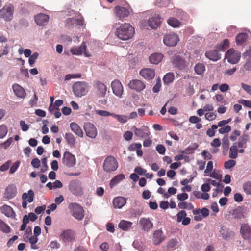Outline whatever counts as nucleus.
I'll return each instance as SVG.
<instances>
[{
	"label": "nucleus",
	"instance_id": "nucleus-35",
	"mask_svg": "<svg viewBox=\"0 0 251 251\" xmlns=\"http://www.w3.org/2000/svg\"><path fill=\"white\" fill-rule=\"evenodd\" d=\"M60 236L64 242H71L73 238L72 231L70 230L63 231Z\"/></svg>",
	"mask_w": 251,
	"mask_h": 251
},
{
	"label": "nucleus",
	"instance_id": "nucleus-10",
	"mask_svg": "<svg viewBox=\"0 0 251 251\" xmlns=\"http://www.w3.org/2000/svg\"><path fill=\"white\" fill-rule=\"evenodd\" d=\"M62 163L68 168L73 167L76 164L75 157L70 152L65 151L63 154Z\"/></svg>",
	"mask_w": 251,
	"mask_h": 251
},
{
	"label": "nucleus",
	"instance_id": "nucleus-53",
	"mask_svg": "<svg viewBox=\"0 0 251 251\" xmlns=\"http://www.w3.org/2000/svg\"><path fill=\"white\" fill-rule=\"evenodd\" d=\"M243 188L245 192L248 195H251V182L249 181L245 183L243 186Z\"/></svg>",
	"mask_w": 251,
	"mask_h": 251
},
{
	"label": "nucleus",
	"instance_id": "nucleus-28",
	"mask_svg": "<svg viewBox=\"0 0 251 251\" xmlns=\"http://www.w3.org/2000/svg\"><path fill=\"white\" fill-rule=\"evenodd\" d=\"M12 89L13 90L15 95L20 98H24L26 95L25 90L19 84L15 83L12 85Z\"/></svg>",
	"mask_w": 251,
	"mask_h": 251
},
{
	"label": "nucleus",
	"instance_id": "nucleus-60",
	"mask_svg": "<svg viewBox=\"0 0 251 251\" xmlns=\"http://www.w3.org/2000/svg\"><path fill=\"white\" fill-rule=\"evenodd\" d=\"M231 130V127L228 126H226L224 127H221L218 130L220 134H223L228 133Z\"/></svg>",
	"mask_w": 251,
	"mask_h": 251
},
{
	"label": "nucleus",
	"instance_id": "nucleus-57",
	"mask_svg": "<svg viewBox=\"0 0 251 251\" xmlns=\"http://www.w3.org/2000/svg\"><path fill=\"white\" fill-rule=\"evenodd\" d=\"M236 165V161L233 159L229 160L225 162L224 166L226 169H231Z\"/></svg>",
	"mask_w": 251,
	"mask_h": 251
},
{
	"label": "nucleus",
	"instance_id": "nucleus-64",
	"mask_svg": "<svg viewBox=\"0 0 251 251\" xmlns=\"http://www.w3.org/2000/svg\"><path fill=\"white\" fill-rule=\"evenodd\" d=\"M242 89L246 91L248 94L251 96V86L242 83L241 84Z\"/></svg>",
	"mask_w": 251,
	"mask_h": 251
},
{
	"label": "nucleus",
	"instance_id": "nucleus-41",
	"mask_svg": "<svg viewBox=\"0 0 251 251\" xmlns=\"http://www.w3.org/2000/svg\"><path fill=\"white\" fill-rule=\"evenodd\" d=\"M248 35L246 33H240L236 37V43L237 45H242L248 39Z\"/></svg>",
	"mask_w": 251,
	"mask_h": 251
},
{
	"label": "nucleus",
	"instance_id": "nucleus-45",
	"mask_svg": "<svg viewBox=\"0 0 251 251\" xmlns=\"http://www.w3.org/2000/svg\"><path fill=\"white\" fill-rule=\"evenodd\" d=\"M229 45V41L227 39H225L221 44L216 46L215 48L218 50L224 51Z\"/></svg>",
	"mask_w": 251,
	"mask_h": 251
},
{
	"label": "nucleus",
	"instance_id": "nucleus-37",
	"mask_svg": "<svg viewBox=\"0 0 251 251\" xmlns=\"http://www.w3.org/2000/svg\"><path fill=\"white\" fill-rule=\"evenodd\" d=\"M154 243L156 245L160 244L164 239L162 237V231L160 230H157L153 233Z\"/></svg>",
	"mask_w": 251,
	"mask_h": 251
},
{
	"label": "nucleus",
	"instance_id": "nucleus-1",
	"mask_svg": "<svg viewBox=\"0 0 251 251\" xmlns=\"http://www.w3.org/2000/svg\"><path fill=\"white\" fill-rule=\"evenodd\" d=\"M114 26L116 29V36L122 40L131 39L134 33V28L128 23H116Z\"/></svg>",
	"mask_w": 251,
	"mask_h": 251
},
{
	"label": "nucleus",
	"instance_id": "nucleus-36",
	"mask_svg": "<svg viewBox=\"0 0 251 251\" xmlns=\"http://www.w3.org/2000/svg\"><path fill=\"white\" fill-rule=\"evenodd\" d=\"M167 22L170 26L174 28H179L182 25L180 20H178L175 17L169 18L167 20Z\"/></svg>",
	"mask_w": 251,
	"mask_h": 251
},
{
	"label": "nucleus",
	"instance_id": "nucleus-47",
	"mask_svg": "<svg viewBox=\"0 0 251 251\" xmlns=\"http://www.w3.org/2000/svg\"><path fill=\"white\" fill-rule=\"evenodd\" d=\"M174 79V75L173 73H167L163 77V81L165 84L172 83Z\"/></svg>",
	"mask_w": 251,
	"mask_h": 251
},
{
	"label": "nucleus",
	"instance_id": "nucleus-42",
	"mask_svg": "<svg viewBox=\"0 0 251 251\" xmlns=\"http://www.w3.org/2000/svg\"><path fill=\"white\" fill-rule=\"evenodd\" d=\"M198 147V144L196 143H194L191 146L188 147L185 150L182 151L181 152L182 153L186 154H191L194 152V151Z\"/></svg>",
	"mask_w": 251,
	"mask_h": 251
},
{
	"label": "nucleus",
	"instance_id": "nucleus-40",
	"mask_svg": "<svg viewBox=\"0 0 251 251\" xmlns=\"http://www.w3.org/2000/svg\"><path fill=\"white\" fill-rule=\"evenodd\" d=\"M238 150L237 149V143H235L231 146L229 149V157L231 159H235L237 157Z\"/></svg>",
	"mask_w": 251,
	"mask_h": 251
},
{
	"label": "nucleus",
	"instance_id": "nucleus-48",
	"mask_svg": "<svg viewBox=\"0 0 251 251\" xmlns=\"http://www.w3.org/2000/svg\"><path fill=\"white\" fill-rule=\"evenodd\" d=\"M205 70V66L202 63H198L195 66V71L198 75L202 74Z\"/></svg>",
	"mask_w": 251,
	"mask_h": 251
},
{
	"label": "nucleus",
	"instance_id": "nucleus-14",
	"mask_svg": "<svg viewBox=\"0 0 251 251\" xmlns=\"http://www.w3.org/2000/svg\"><path fill=\"white\" fill-rule=\"evenodd\" d=\"M34 20L37 25L43 26L46 25L49 20V16L40 13L34 16Z\"/></svg>",
	"mask_w": 251,
	"mask_h": 251
},
{
	"label": "nucleus",
	"instance_id": "nucleus-5",
	"mask_svg": "<svg viewBox=\"0 0 251 251\" xmlns=\"http://www.w3.org/2000/svg\"><path fill=\"white\" fill-rule=\"evenodd\" d=\"M118 167V163L116 158L111 155L107 156L103 164V170L106 172H111L115 171Z\"/></svg>",
	"mask_w": 251,
	"mask_h": 251
},
{
	"label": "nucleus",
	"instance_id": "nucleus-32",
	"mask_svg": "<svg viewBox=\"0 0 251 251\" xmlns=\"http://www.w3.org/2000/svg\"><path fill=\"white\" fill-rule=\"evenodd\" d=\"M71 130L77 136L80 137H83V132L79 126L75 122H72L70 124Z\"/></svg>",
	"mask_w": 251,
	"mask_h": 251
},
{
	"label": "nucleus",
	"instance_id": "nucleus-33",
	"mask_svg": "<svg viewBox=\"0 0 251 251\" xmlns=\"http://www.w3.org/2000/svg\"><path fill=\"white\" fill-rule=\"evenodd\" d=\"M164 55L161 53H153L149 57L150 62L154 64H158L163 59Z\"/></svg>",
	"mask_w": 251,
	"mask_h": 251
},
{
	"label": "nucleus",
	"instance_id": "nucleus-58",
	"mask_svg": "<svg viewBox=\"0 0 251 251\" xmlns=\"http://www.w3.org/2000/svg\"><path fill=\"white\" fill-rule=\"evenodd\" d=\"M241 69L251 72V58L246 61Z\"/></svg>",
	"mask_w": 251,
	"mask_h": 251
},
{
	"label": "nucleus",
	"instance_id": "nucleus-25",
	"mask_svg": "<svg viewBox=\"0 0 251 251\" xmlns=\"http://www.w3.org/2000/svg\"><path fill=\"white\" fill-rule=\"evenodd\" d=\"M205 55L207 58L213 61H217L221 58V54L216 49L206 51Z\"/></svg>",
	"mask_w": 251,
	"mask_h": 251
},
{
	"label": "nucleus",
	"instance_id": "nucleus-12",
	"mask_svg": "<svg viewBox=\"0 0 251 251\" xmlns=\"http://www.w3.org/2000/svg\"><path fill=\"white\" fill-rule=\"evenodd\" d=\"M111 86L113 93L118 97L122 98L124 90L123 85L120 80H114L111 82Z\"/></svg>",
	"mask_w": 251,
	"mask_h": 251
},
{
	"label": "nucleus",
	"instance_id": "nucleus-7",
	"mask_svg": "<svg viewBox=\"0 0 251 251\" xmlns=\"http://www.w3.org/2000/svg\"><path fill=\"white\" fill-rule=\"evenodd\" d=\"M241 58V53L233 49H230L226 53L225 58L227 61L231 64H236L238 63Z\"/></svg>",
	"mask_w": 251,
	"mask_h": 251
},
{
	"label": "nucleus",
	"instance_id": "nucleus-51",
	"mask_svg": "<svg viewBox=\"0 0 251 251\" xmlns=\"http://www.w3.org/2000/svg\"><path fill=\"white\" fill-rule=\"evenodd\" d=\"M8 129L6 125L3 124L0 126V139L3 138L7 134Z\"/></svg>",
	"mask_w": 251,
	"mask_h": 251
},
{
	"label": "nucleus",
	"instance_id": "nucleus-46",
	"mask_svg": "<svg viewBox=\"0 0 251 251\" xmlns=\"http://www.w3.org/2000/svg\"><path fill=\"white\" fill-rule=\"evenodd\" d=\"M248 136L247 135L241 136L238 140L237 144L239 148H245Z\"/></svg>",
	"mask_w": 251,
	"mask_h": 251
},
{
	"label": "nucleus",
	"instance_id": "nucleus-9",
	"mask_svg": "<svg viewBox=\"0 0 251 251\" xmlns=\"http://www.w3.org/2000/svg\"><path fill=\"white\" fill-rule=\"evenodd\" d=\"M179 41L178 35L176 33L166 34L163 37V43L168 47H175Z\"/></svg>",
	"mask_w": 251,
	"mask_h": 251
},
{
	"label": "nucleus",
	"instance_id": "nucleus-18",
	"mask_svg": "<svg viewBox=\"0 0 251 251\" xmlns=\"http://www.w3.org/2000/svg\"><path fill=\"white\" fill-rule=\"evenodd\" d=\"M34 192L32 190H29L27 193H24L22 195V206L25 209L27 207V202L31 203L33 201Z\"/></svg>",
	"mask_w": 251,
	"mask_h": 251
},
{
	"label": "nucleus",
	"instance_id": "nucleus-13",
	"mask_svg": "<svg viewBox=\"0 0 251 251\" xmlns=\"http://www.w3.org/2000/svg\"><path fill=\"white\" fill-rule=\"evenodd\" d=\"M84 129L86 135L91 138H95L97 135V128L95 125L91 123L87 122L84 125Z\"/></svg>",
	"mask_w": 251,
	"mask_h": 251
},
{
	"label": "nucleus",
	"instance_id": "nucleus-27",
	"mask_svg": "<svg viewBox=\"0 0 251 251\" xmlns=\"http://www.w3.org/2000/svg\"><path fill=\"white\" fill-rule=\"evenodd\" d=\"M171 14L182 21H185L188 18V15L186 12L178 8L172 9Z\"/></svg>",
	"mask_w": 251,
	"mask_h": 251
},
{
	"label": "nucleus",
	"instance_id": "nucleus-59",
	"mask_svg": "<svg viewBox=\"0 0 251 251\" xmlns=\"http://www.w3.org/2000/svg\"><path fill=\"white\" fill-rule=\"evenodd\" d=\"M229 147V140L227 136H225L222 139V147L224 150H227Z\"/></svg>",
	"mask_w": 251,
	"mask_h": 251
},
{
	"label": "nucleus",
	"instance_id": "nucleus-4",
	"mask_svg": "<svg viewBox=\"0 0 251 251\" xmlns=\"http://www.w3.org/2000/svg\"><path fill=\"white\" fill-rule=\"evenodd\" d=\"M71 215L76 220L80 221L84 217V210L83 207L76 203H71L68 205Z\"/></svg>",
	"mask_w": 251,
	"mask_h": 251
},
{
	"label": "nucleus",
	"instance_id": "nucleus-15",
	"mask_svg": "<svg viewBox=\"0 0 251 251\" xmlns=\"http://www.w3.org/2000/svg\"><path fill=\"white\" fill-rule=\"evenodd\" d=\"M193 213L194 215V220L196 221H200L202 220V217H206L209 215V211L207 208L203 207L201 209L194 210Z\"/></svg>",
	"mask_w": 251,
	"mask_h": 251
},
{
	"label": "nucleus",
	"instance_id": "nucleus-50",
	"mask_svg": "<svg viewBox=\"0 0 251 251\" xmlns=\"http://www.w3.org/2000/svg\"><path fill=\"white\" fill-rule=\"evenodd\" d=\"M170 3V0H156L155 5L160 7H166L168 6Z\"/></svg>",
	"mask_w": 251,
	"mask_h": 251
},
{
	"label": "nucleus",
	"instance_id": "nucleus-54",
	"mask_svg": "<svg viewBox=\"0 0 251 251\" xmlns=\"http://www.w3.org/2000/svg\"><path fill=\"white\" fill-rule=\"evenodd\" d=\"M75 24V19L69 18L66 19L65 23V27L68 28H71Z\"/></svg>",
	"mask_w": 251,
	"mask_h": 251
},
{
	"label": "nucleus",
	"instance_id": "nucleus-21",
	"mask_svg": "<svg viewBox=\"0 0 251 251\" xmlns=\"http://www.w3.org/2000/svg\"><path fill=\"white\" fill-rule=\"evenodd\" d=\"M161 17L159 15H155L148 20L149 26L153 29H156L161 24Z\"/></svg>",
	"mask_w": 251,
	"mask_h": 251
},
{
	"label": "nucleus",
	"instance_id": "nucleus-30",
	"mask_svg": "<svg viewBox=\"0 0 251 251\" xmlns=\"http://www.w3.org/2000/svg\"><path fill=\"white\" fill-rule=\"evenodd\" d=\"M219 234L220 237L226 240L230 238L233 234V232L226 226H222L219 230Z\"/></svg>",
	"mask_w": 251,
	"mask_h": 251
},
{
	"label": "nucleus",
	"instance_id": "nucleus-24",
	"mask_svg": "<svg viewBox=\"0 0 251 251\" xmlns=\"http://www.w3.org/2000/svg\"><path fill=\"white\" fill-rule=\"evenodd\" d=\"M134 134L138 137L146 139L149 137L150 133L148 127L143 126L141 128H135L134 130Z\"/></svg>",
	"mask_w": 251,
	"mask_h": 251
},
{
	"label": "nucleus",
	"instance_id": "nucleus-56",
	"mask_svg": "<svg viewBox=\"0 0 251 251\" xmlns=\"http://www.w3.org/2000/svg\"><path fill=\"white\" fill-rule=\"evenodd\" d=\"M39 54L37 52H34L29 56L28 62L30 66H32L33 64L35 62V60L38 58Z\"/></svg>",
	"mask_w": 251,
	"mask_h": 251
},
{
	"label": "nucleus",
	"instance_id": "nucleus-62",
	"mask_svg": "<svg viewBox=\"0 0 251 251\" xmlns=\"http://www.w3.org/2000/svg\"><path fill=\"white\" fill-rule=\"evenodd\" d=\"M95 112L97 114L102 117H107L110 116V112L106 110H96Z\"/></svg>",
	"mask_w": 251,
	"mask_h": 251
},
{
	"label": "nucleus",
	"instance_id": "nucleus-20",
	"mask_svg": "<svg viewBox=\"0 0 251 251\" xmlns=\"http://www.w3.org/2000/svg\"><path fill=\"white\" fill-rule=\"evenodd\" d=\"M139 74L145 79L150 80L155 76V71L151 68H144L140 70Z\"/></svg>",
	"mask_w": 251,
	"mask_h": 251
},
{
	"label": "nucleus",
	"instance_id": "nucleus-11",
	"mask_svg": "<svg viewBox=\"0 0 251 251\" xmlns=\"http://www.w3.org/2000/svg\"><path fill=\"white\" fill-rule=\"evenodd\" d=\"M171 63L174 67L180 70H185L187 66L185 61L178 55H175L172 57Z\"/></svg>",
	"mask_w": 251,
	"mask_h": 251
},
{
	"label": "nucleus",
	"instance_id": "nucleus-8",
	"mask_svg": "<svg viewBox=\"0 0 251 251\" xmlns=\"http://www.w3.org/2000/svg\"><path fill=\"white\" fill-rule=\"evenodd\" d=\"M93 87L95 89V93L97 96L99 98H102L105 97L107 91L106 85L100 80L94 81Z\"/></svg>",
	"mask_w": 251,
	"mask_h": 251
},
{
	"label": "nucleus",
	"instance_id": "nucleus-16",
	"mask_svg": "<svg viewBox=\"0 0 251 251\" xmlns=\"http://www.w3.org/2000/svg\"><path fill=\"white\" fill-rule=\"evenodd\" d=\"M128 86L131 89L134 90L138 92L143 91L146 86L143 82L138 79L131 80L128 83Z\"/></svg>",
	"mask_w": 251,
	"mask_h": 251
},
{
	"label": "nucleus",
	"instance_id": "nucleus-49",
	"mask_svg": "<svg viewBox=\"0 0 251 251\" xmlns=\"http://www.w3.org/2000/svg\"><path fill=\"white\" fill-rule=\"evenodd\" d=\"M0 230L6 233L10 232V227L1 219H0Z\"/></svg>",
	"mask_w": 251,
	"mask_h": 251
},
{
	"label": "nucleus",
	"instance_id": "nucleus-44",
	"mask_svg": "<svg viewBox=\"0 0 251 251\" xmlns=\"http://www.w3.org/2000/svg\"><path fill=\"white\" fill-rule=\"evenodd\" d=\"M178 242L176 239H172L168 242L166 249H163V251H168L173 250L176 246L177 245Z\"/></svg>",
	"mask_w": 251,
	"mask_h": 251
},
{
	"label": "nucleus",
	"instance_id": "nucleus-39",
	"mask_svg": "<svg viewBox=\"0 0 251 251\" xmlns=\"http://www.w3.org/2000/svg\"><path fill=\"white\" fill-rule=\"evenodd\" d=\"M125 178V175L123 174L118 175L114 176L110 181V186L111 188L116 186Z\"/></svg>",
	"mask_w": 251,
	"mask_h": 251
},
{
	"label": "nucleus",
	"instance_id": "nucleus-19",
	"mask_svg": "<svg viewBox=\"0 0 251 251\" xmlns=\"http://www.w3.org/2000/svg\"><path fill=\"white\" fill-rule=\"evenodd\" d=\"M115 12L116 16L121 19L129 15L130 12V8L128 6L126 7L117 6L115 7Z\"/></svg>",
	"mask_w": 251,
	"mask_h": 251
},
{
	"label": "nucleus",
	"instance_id": "nucleus-43",
	"mask_svg": "<svg viewBox=\"0 0 251 251\" xmlns=\"http://www.w3.org/2000/svg\"><path fill=\"white\" fill-rule=\"evenodd\" d=\"M132 223L130 222L122 220L119 224V227L123 230H127L131 227Z\"/></svg>",
	"mask_w": 251,
	"mask_h": 251
},
{
	"label": "nucleus",
	"instance_id": "nucleus-22",
	"mask_svg": "<svg viewBox=\"0 0 251 251\" xmlns=\"http://www.w3.org/2000/svg\"><path fill=\"white\" fill-rule=\"evenodd\" d=\"M139 224L142 229L147 231H149L153 226V224L149 218L144 217L140 218Z\"/></svg>",
	"mask_w": 251,
	"mask_h": 251
},
{
	"label": "nucleus",
	"instance_id": "nucleus-29",
	"mask_svg": "<svg viewBox=\"0 0 251 251\" xmlns=\"http://www.w3.org/2000/svg\"><path fill=\"white\" fill-rule=\"evenodd\" d=\"M86 47L85 43L83 42L81 46L79 47L74 46L72 47L70 49V52L73 55L79 56L82 54L84 50H85Z\"/></svg>",
	"mask_w": 251,
	"mask_h": 251
},
{
	"label": "nucleus",
	"instance_id": "nucleus-3",
	"mask_svg": "<svg viewBox=\"0 0 251 251\" xmlns=\"http://www.w3.org/2000/svg\"><path fill=\"white\" fill-rule=\"evenodd\" d=\"M15 7L12 4H8L4 5L0 10V18L3 19L6 22L11 21L14 13Z\"/></svg>",
	"mask_w": 251,
	"mask_h": 251
},
{
	"label": "nucleus",
	"instance_id": "nucleus-34",
	"mask_svg": "<svg viewBox=\"0 0 251 251\" xmlns=\"http://www.w3.org/2000/svg\"><path fill=\"white\" fill-rule=\"evenodd\" d=\"M1 211L3 214L8 217L13 218L15 216V213L13 209L7 205H4L1 207Z\"/></svg>",
	"mask_w": 251,
	"mask_h": 251
},
{
	"label": "nucleus",
	"instance_id": "nucleus-31",
	"mask_svg": "<svg viewBox=\"0 0 251 251\" xmlns=\"http://www.w3.org/2000/svg\"><path fill=\"white\" fill-rule=\"evenodd\" d=\"M126 199L122 197L115 198L113 200V204L115 208L120 209L122 208L126 204Z\"/></svg>",
	"mask_w": 251,
	"mask_h": 251
},
{
	"label": "nucleus",
	"instance_id": "nucleus-55",
	"mask_svg": "<svg viewBox=\"0 0 251 251\" xmlns=\"http://www.w3.org/2000/svg\"><path fill=\"white\" fill-rule=\"evenodd\" d=\"M187 214L185 211L181 210L177 214V222H180L186 216Z\"/></svg>",
	"mask_w": 251,
	"mask_h": 251
},
{
	"label": "nucleus",
	"instance_id": "nucleus-17",
	"mask_svg": "<svg viewBox=\"0 0 251 251\" xmlns=\"http://www.w3.org/2000/svg\"><path fill=\"white\" fill-rule=\"evenodd\" d=\"M232 218L237 221L242 220L245 218V209L241 206H238L230 212Z\"/></svg>",
	"mask_w": 251,
	"mask_h": 251
},
{
	"label": "nucleus",
	"instance_id": "nucleus-23",
	"mask_svg": "<svg viewBox=\"0 0 251 251\" xmlns=\"http://www.w3.org/2000/svg\"><path fill=\"white\" fill-rule=\"evenodd\" d=\"M17 194V188L14 184L8 185L5 189L4 197L7 199H11L15 197Z\"/></svg>",
	"mask_w": 251,
	"mask_h": 251
},
{
	"label": "nucleus",
	"instance_id": "nucleus-6",
	"mask_svg": "<svg viewBox=\"0 0 251 251\" xmlns=\"http://www.w3.org/2000/svg\"><path fill=\"white\" fill-rule=\"evenodd\" d=\"M69 191L75 196H80L83 194L81 182L78 180L71 181L68 185Z\"/></svg>",
	"mask_w": 251,
	"mask_h": 251
},
{
	"label": "nucleus",
	"instance_id": "nucleus-63",
	"mask_svg": "<svg viewBox=\"0 0 251 251\" xmlns=\"http://www.w3.org/2000/svg\"><path fill=\"white\" fill-rule=\"evenodd\" d=\"M117 120L121 123H126L128 120V117L125 115H119Z\"/></svg>",
	"mask_w": 251,
	"mask_h": 251
},
{
	"label": "nucleus",
	"instance_id": "nucleus-26",
	"mask_svg": "<svg viewBox=\"0 0 251 251\" xmlns=\"http://www.w3.org/2000/svg\"><path fill=\"white\" fill-rule=\"evenodd\" d=\"M240 232L242 237L245 239L251 238V228L248 225L242 224L240 228Z\"/></svg>",
	"mask_w": 251,
	"mask_h": 251
},
{
	"label": "nucleus",
	"instance_id": "nucleus-2",
	"mask_svg": "<svg viewBox=\"0 0 251 251\" xmlns=\"http://www.w3.org/2000/svg\"><path fill=\"white\" fill-rule=\"evenodd\" d=\"M74 95L77 97H81L86 95L89 90L88 83L85 81L75 82L72 86Z\"/></svg>",
	"mask_w": 251,
	"mask_h": 251
},
{
	"label": "nucleus",
	"instance_id": "nucleus-61",
	"mask_svg": "<svg viewBox=\"0 0 251 251\" xmlns=\"http://www.w3.org/2000/svg\"><path fill=\"white\" fill-rule=\"evenodd\" d=\"M217 114L215 112L206 113L205 114V119L208 121H212L216 119Z\"/></svg>",
	"mask_w": 251,
	"mask_h": 251
},
{
	"label": "nucleus",
	"instance_id": "nucleus-38",
	"mask_svg": "<svg viewBox=\"0 0 251 251\" xmlns=\"http://www.w3.org/2000/svg\"><path fill=\"white\" fill-rule=\"evenodd\" d=\"M64 138L67 144L71 147H73L75 144V136L71 133H66Z\"/></svg>",
	"mask_w": 251,
	"mask_h": 251
},
{
	"label": "nucleus",
	"instance_id": "nucleus-52",
	"mask_svg": "<svg viewBox=\"0 0 251 251\" xmlns=\"http://www.w3.org/2000/svg\"><path fill=\"white\" fill-rule=\"evenodd\" d=\"M81 76V75L80 73L77 74H69L65 75V80H69L71 79L79 78Z\"/></svg>",
	"mask_w": 251,
	"mask_h": 251
}]
</instances>
